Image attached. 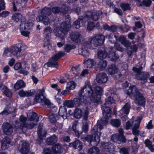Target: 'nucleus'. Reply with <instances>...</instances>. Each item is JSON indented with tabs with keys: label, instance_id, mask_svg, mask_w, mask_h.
<instances>
[{
	"label": "nucleus",
	"instance_id": "f257e3e1",
	"mask_svg": "<svg viewBox=\"0 0 154 154\" xmlns=\"http://www.w3.org/2000/svg\"><path fill=\"white\" fill-rule=\"evenodd\" d=\"M103 91V88L96 86L92 88L88 82H85L84 87L78 92L79 97L74 99V104L77 106L85 105L84 119H87L88 117L89 111L92 110L94 105L102 103L101 96Z\"/></svg>",
	"mask_w": 154,
	"mask_h": 154
},
{
	"label": "nucleus",
	"instance_id": "f03ea898",
	"mask_svg": "<svg viewBox=\"0 0 154 154\" xmlns=\"http://www.w3.org/2000/svg\"><path fill=\"white\" fill-rule=\"evenodd\" d=\"M106 96L111 95L112 97H109L106 99V103L101 106V109L103 118L100 120H98L97 125L94 126L91 131V133L94 135V137L91 135H88L85 138V140L89 142L91 145L97 146L100 141V131L108 122L107 120L112 116V111L109 106L115 102L114 99H118V96L116 94V89L114 87L108 89V92L105 93Z\"/></svg>",
	"mask_w": 154,
	"mask_h": 154
},
{
	"label": "nucleus",
	"instance_id": "7ed1b4c3",
	"mask_svg": "<svg viewBox=\"0 0 154 154\" xmlns=\"http://www.w3.org/2000/svg\"><path fill=\"white\" fill-rule=\"evenodd\" d=\"M102 14L103 12L101 10L88 11L84 17H79L74 22L72 26L76 29H79L80 27L84 26L86 21L88 20H91L95 21L97 20Z\"/></svg>",
	"mask_w": 154,
	"mask_h": 154
},
{
	"label": "nucleus",
	"instance_id": "20e7f679",
	"mask_svg": "<svg viewBox=\"0 0 154 154\" xmlns=\"http://www.w3.org/2000/svg\"><path fill=\"white\" fill-rule=\"evenodd\" d=\"M71 18L69 15L66 17L65 21L60 24V27L56 26L54 30V32L57 37H60L62 40L64 39V35L65 33L70 29L71 24L70 23Z\"/></svg>",
	"mask_w": 154,
	"mask_h": 154
},
{
	"label": "nucleus",
	"instance_id": "39448f33",
	"mask_svg": "<svg viewBox=\"0 0 154 154\" xmlns=\"http://www.w3.org/2000/svg\"><path fill=\"white\" fill-rule=\"evenodd\" d=\"M106 48L103 51L99 50L97 52V57L100 59L105 58L107 57L111 61L116 62L119 60V56L115 52V49L111 46Z\"/></svg>",
	"mask_w": 154,
	"mask_h": 154
},
{
	"label": "nucleus",
	"instance_id": "423d86ee",
	"mask_svg": "<svg viewBox=\"0 0 154 154\" xmlns=\"http://www.w3.org/2000/svg\"><path fill=\"white\" fill-rule=\"evenodd\" d=\"M75 48L74 45H73L66 44L64 46V49L65 51H60L55 54L51 59V61L48 63V65L50 66L55 68L58 67V64L57 60L65 54V52H69L71 50Z\"/></svg>",
	"mask_w": 154,
	"mask_h": 154
},
{
	"label": "nucleus",
	"instance_id": "0eeeda50",
	"mask_svg": "<svg viewBox=\"0 0 154 154\" xmlns=\"http://www.w3.org/2000/svg\"><path fill=\"white\" fill-rule=\"evenodd\" d=\"M127 93L131 97L133 96L134 97L135 103L137 105L143 106H145L146 100L135 86L131 87Z\"/></svg>",
	"mask_w": 154,
	"mask_h": 154
},
{
	"label": "nucleus",
	"instance_id": "6e6552de",
	"mask_svg": "<svg viewBox=\"0 0 154 154\" xmlns=\"http://www.w3.org/2000/svg\"><path fill=\"white\" fill-rule=\"evenodd\" d=\"M142 69V63L139 62L137 64L136 67H133V70L136 73L135 77L137 79L143 80L144 82H146L149 75L147 72H141Z\"/></svg>",
	"mask_w": 154,
	"mask_h": 154
},
{
	"label": "nucleus",
	"instance_id": "1a4fd4ad",
	"mask_svg": "<svg viewBox=\"0 0 154 154\" xmlns=\"http://www.w3.org/2000/svg\"><path fill=\"white\" fill-rule=\"evenodd\" d=\"M119 41L121 44L127 49V54L129 56L131 55L134 52H136L137 50V47L136 45L130 46V42L126 39L125 35L120 36L119 38Z\"/></svg>",
	"mask_w": 154,
	"mask_h": 154
},
{
	"label": "nucleus",
	"instance_id": "9d476101",
	"mask_svg": "<svg viewBox=\"0 0 154 154\" xmlns=\"http://www.w3.org/2000/svg\"><path fill=\"white\" fill-rule=\"evenodd\" d=\"M41 14L38 15L36 18L38 21L43 23L44 25H48L49 23V18L48 17L51 14V8L45 7L41 11Z\"/></svg>",
	"mask_w": 154,
	"mask_h": 154
},
{
	"label": "nucleus",
	"instance_id": "9b49d317",
	"mask_svg": "<svg viewBox=\"0 0 154 154\" xmlns=\"http://www.w3.org/2000/svg\"><path fill=\"white\" fill-rule=\"evenodd\" d=\"M88 42L92 47L93 46L95 47L100 46L104 43L105 40V36L102 34H97L94 35L89 38Z\"/></svg>",
	"mask_w": 154,
	"mask_h": 154
},
{
	"label": "nucleus",
	"instance_id": "f8f14e48",
	"mask_svg": "<svg viewBox=\"0 0 154 154\" xmlns=\"http://www.w3.org/2000/svg\"><path fill=\"white\" fill-rule=\"evenodd\" d=\"M35 100L36 103H41L42 105H49L50 102L46 98V95L44 88L39 89L36 93Z\"/></svg>",
	"mask_w": 154,
	"mask_h": 154
},
{
	"label": "nucleus",
	"instance_id": "ddd939ff",
	"mask_svg": "<svg viewBox=\"0 0 154 154\" xmlns=\"http://www.w3.org/2000/svg\"><path fill=\"white\" fill-rule=\"evenodd\" d=\"M33 25L32 23L28 21L22 22L20 26V31L22 35L25 37H29L30 33L28 30L32 29Z\"/></svg>",
	"mask_w": 154,
	"mask_h": 154
},
{
	"label": "nucleus",
	"instance_id": "4468645a",
	"mask_svg": "<svg viewBox=\"0 0 154 154\" xmlns=\"http://www.w3.org/2000/svg\"><path fill=\"white\" fill-rule=\"evenodd\" d=\"M80 71L81 69L78 66L72 67L71 72L74 74V80L77 81L79 79H81L82 77L85 76L88 74V71L87 69L83 70L81 73L80 72Z\"/></svg>",
	"mask_w": 154,
	"mask_h": 154
},
{
	"label": "nucleus",
	"instance_id": "2eb2a0df",
	"mask_svg": "<svg viewBox=\"0 0 154 154\" xmlns=\"http://www.w3.org/2000/svg\"><path fill=\"white\" fill-rule=\"evenodd\" d=\"M94 49V47H92L90 45L88 42H84L82 44L81 48L79 49V52L80 54L82 55L85 57H88L89 56L90 52L89 49Z\"/></svg>",
	"mask_w": 154,
	"mask_h": 154
},
{
	"label": "nucleus",
	"instance_id": "dca6fc26",
	"mask_svg": "<svg viewBox=\"0 0 154 154\" xmlns=\"http://www.w3.org/2000/svg\"><path fill=\"white\" fill-rule=\"evenodd\" d=\"M27 118L23 115H21L20 117V121H16L15 122L14 129L17 133H20L23 131L22 128L23 127V125H25V122Z\"/></svg>",
	"mask_w": 154,
	"mask_h": 154
},
{
	"label": "nucleus",
	"instance_id": "f3484780",
	"mask_svg": "<svg viewBox=\"0 0 154 154\" xmlns=\"http://www.w3.org/2000/svg\"><path fill=\"white\" fill-rule=\"evenodd\" d=\"M71 40L74 42L78 43L83 41L84 38L80 32H72L69 34Z\"/></svg>",
	"mask_w": 154,
	"mask_h": 154
},
{
	"label": "nucleus",
	"instance_id": "a211bd4d",
	"mask_svg": "<svg viewBox=\"0 0 154 154\" xmlns=\"http://www.w3.org/2000/svg\"><path fill=\"white\" fill-rule=\"evenodd\" d=\"M142 120V118L140 117H137V120L133 122L134 126L132 128L133 134L136 136H138L139 135V131L138 130L139 128L140 122Z\"/></svg>",
	"mask_w": 154,
	"mask_h": 154
},
{
	"label": "nucleus",
	"instance_id": "6ab92c4d",
	"mask_svg": "<svg viewBox=\"0 0 154 154\" xmlns=\"http://www.w3.org/2000/svg\"><path fill=\"white\" fill-rule=\"evenodd\" d=\"M10 49L12 54L17 57L20 56V53L21 50L20 44H17L12 46Z\"/></svg>",
	"mask_w": 154,
	"mask_h": 154
},
{
	"label": "nucleus",
	"instance_id": "aec40b11",
	"mask_svg": "<svg viewBox=\"0 0 154 154\" xmlns=\"http://www.w3.org/2000/svg\"><path fill=\"white\" fill-rule=\"evenodd\" d=\"M111 139L113 141L118 144L122 142H125L126 140L125 136L122 135H119V134H116L113 135L111 137Z\"/></svg>",
	"mask_w": 154,
	"mask_h": 154
},
{
	"label": "nucleus",
	"instance_id": "412c9836",
	"mask_svg": "<svg viewBox=\"0 0 154 154\" xmlns=\"http://www.w3.org/2000/svg\"><path fill=\"white\" fill-rule=\"evenodd\" d=\"M21 147L19 149L20 152L23 154H27L29 151V146L28 142L23 140L21 142Z\"/></svg>",
	"mask_w": 154,
	"mask_h": 154
},
{
	"label": "nucleus",
	"instance_id": "4be33fe9",
	"mask_svg": "<svg viewBox=\"0 0 154 154\" xmlns=\"http://www.w3.org/2000/svg\"><path fill=\"white\" fill-rule=\"evenodd\" d=\"M2 129L4 133L7 135L11 134L13 132V130L11 125L7 122L3 124Z\"/></svg>",
	"mask_w": 154,
	"mask_h": 154
},
{
	"label": "nucleus",
	"instance_id": "5701e85b",
	"mask_svg": "<svg viewBox=\"0 0 154 154\" xmlns=\"http://www.w3.org/2000/svg\"><path fill=\"white\" fill-rule=\"evenodd\" d=\"M69 7L63 5L60 9L58 7H54L52 8V11L54 13H57L60 12V14H66L68 11Z\"/></svg>",
	"mask_w": 154,
	"mask_h": 154
},
{
	"label": "nucleus",
	"instance_id": "b1692460",
	"mask_svg": "<svg viewBox=\"0 0 154 154\" xmlns=\"http://www.w3.org/2000/svg\"><path fill=\"white\" fill-rule=\"evenodd\" d=\"M96 79L97 82L99 84L104 83L107 81V76L106 74L100 73L97 75Z\"/></svg>",
	"mask_w": 154,
	"mask_h": 154
},
{
	"label": "nucleus",
	"instance_id": "393cba45",
	"mask_svg": "<svg viewBox=\"0 0 154 154\" xmlns=\"http://www.w3.org/2000/svg\"><path fill=\"white\" fill-rule=\"evenodd\" d=\"M101 147L104 149L105 151L109 152L110 153L114 151V146L113 145L109 142L102 143H101Z\"/></svg>",
	"mask_w": 154,
	"mask_h": 154
},
{
	"label": "nucleus",
	"instance_id": "a878e982",
	"mask_svg": "<svg viewBox=\"0 0 154 154\" xmlns=\"http://www.w3.org/2000/svg\"><path fill=\"white\" fill-rule=\"evenodd\" d=\"M10 139L6 137L3 138L2 141L1 148L3 150L8 149L10 144Z\"/></svg>",
	"mask_w": 154,
	"mask_h": 154
},
{
	"label": "nucleus",
	"instance_id": "bb28decb",
	"mask_svg": "<svg viewBox=\"0 0 154 154\" xmlns=\"http://www.w3.org/2000/svg\"><path fill=\"white\" fill-rule=\"evenodd\" d=\"M27 118L30 121L37 122L39 120V118L37 114L33 112H29L27 114Z\"/></svg>",
	"mask_w": 154,
	"mask_h": 154
},
{
	"label": "nucleus",
	"instance_id": "cd10ccee",
	"mask_svg": "<svg viewBox=\"0 0 154 154\" xmlns=\"http://www.w3.org/2000/svg\"><path fill=\"white\" fill-rule=\"evenodd\" d=\"M52 32V29L49 26H48L44 29L43 35L44 38H45V40L46 39L48 42L49 41L50 37Z\"/></svg>",
	"mask_w": 154,
	"mask_h": 154
},
{
	"label": "nucleus",
	"instance_id": "c85d7f7f",
	"mask_svg": "<svg viewBox=\"0 0 154 154\" xmlns=\"http://www.w3.org/2000/svg\"><path fill=\"white\" fill-rule=\"evenodd\" d=\"M119 71L118 67L115 64H112L109 66L107 69L108 75H112L116 73Z\"/></svg>",
	"mask_w": 154,
	"mask_h": 154
},
{
	"label": "nucleus",
	"instance_id": "c756f323",
	"mask_svg": "<svg viewBox=\"0 0 154 154\" xmlns=\"http://www.w3.org/2000/svg\"><path fill=\"white\" fill-rule=\"evenodd\" d=\"M30 121L29 123H26L25 125H23V127L22 128L23 131L21 133H25L27 129H31L34 128V126L36 125V124Z\"/></svg>",
	"mask_w": 154,
	"mask_h": 154
},
{
	"label": "nucleus",
	"instance_id": "7c9ffc66",
	"mask_svg": "<svg viewBox=\"0 0 154 154\" xmlns=\"http://www.w3.org/2000/svg\"><path fill=\"white\" fill-rule=\"evenodd\" d=\"M69 146H73L74 148L79 150H81L82 148V143L79 140H76L73 143H69Z\"/></svg>",
	"mask_w": 154,
	"mask_h": 154
},
{
	"label": "nucleus",
	"instance_id": "2f4dec72",
	"mask_svg": "<svg viewBox=\"0 0 154 154\" xmlns=\"http://www.w3.org/2000/svg\"><path fill=\"white\" fill-rule=\"evenodd\" d=\"M95 63L96 62L93 59L90 58L85 60L84 62L85 67L87 68H91Z\"/></svg>",
	"mask_w": 154,
	"mask_h": 154
},
{
	"label": "nucleus",
	"instance_id": "473e14b6",
	"mask_svg": "<svg viewBox=\"0 0 154 154\" xmlns=\"http://www.w3.org/2000/svg\"><path fill=\"white\" fill-rule=\"evenodd\" d=\"M59 116H61L64 119H66L67 118V112L66 108L64 106H61L59 109L58 112Z\"/></svg>",
	"mask_w": 154,
	"mask_h": 154
},
{
	"label": "nucleus",
	"instance_id": "72a5a7b5",
	"mask_svg": "<svg viewBox=\"0 0 154 154\" xmlns=\"http://www.w3.org/2000/svg\"><path fill=\"white\" fill-rule=\"evenodd\" d=\"M84 115L85 111L83 112L82 109L79 108H76L74 111V117L76 118H80L83 116V119L85 120H87L88 119L86 120L84 119Z\"/></svg>",
	"mask_w": 154,
	"mask_h": 154
},
{
	"label": "nucleus",
	"instance_id": "f704fd0d",
	"mask_svg": "<svg viewBox=\"0 0 154 154\" xmlns=\"http://www.w3.org/2000/svg\"><path fill=\"white\" fill-rule=\"evenodd\" d=\"M0 88L2 91L8 97H11L12 96L11 92L5 86L2 85L0 86Z\"/></svg>",
	"mask_w": 154,
	"mask_h": 154
},
{
	"label": "nucleus",
	"instance_id": "c9c22d12",
	"mask_svg": "<svg viewBox=\"0 0 154 154\" xmlns=\"http://www.w3.org/2000/svg\"><path fill=\"white\" fill-rule=\"evenodd\" d=\"M52 151L53 153H61L63 152V148L59 144H57L54 145L52 147Z\"/></svg>",
	"mask_w": 154,
	"mask_h": 154
},
{
	"label": "nucleus",
	"instance_id": "e433bc0d",
	"mask_svg": "<svg viewBox=\"0 0 154 154\" xmlns=\"http://www.w3.org/2000/svg\"><path fill=\"white\" fill-rule=\"evenodd\" d=\"M105 36V38L108 39L109 41L111 44L115 43L118 39V37L112 34L107 35Z\"/></svg>",
	"mask_w": 154,
	"mask_h": 154
},
{
	"label": "nucleus",
	"instance_id": "4c0bfd02",
	"mask_svg": "<svg viewBox=\"0 0 154 154\" xmlns=\"http://www.w3.org/2000/svg\"><path fill=\"white\" fill-rule=\"evenodd\" d=\"M26 84L22 80H18L14 86V88L15 89L18 90L20 88L25 87Z\"/></svg>",
	"mask_w": 154,
	"mask_h": 154
},
{
	"label": "nucleus",
	"instance_id": "58836bf2",
	"mask_svg": "<svg viewBox=\"0 0 154 154\" xmlns=\"http://www.w3.org/2000/svg\"><path fill=\"white\" fill-rule=\"evenodd\" d=\"M57 140V137L55 135H53L47 139L46 142L49 145H52L56 143Z\"/></svg>",
	"mask_w": 154,
	"mask_h": 154
},
{
	"label": "nucleus",
	"instance_id": "ea45409f",
	"mask_svg": "<svg viewBox=\"0 0 154 154\" xmlns=\"http://www.w3.org/2000/svg\"><path fill=\"white\" fill-rule=\"evenodd\" d=\"M131 107L130 103V102L129 101L124 106L122 110L124 113L128 114L129 112Z\"/></svg>",
	"mask_w": 154,
	"mask_h": 154
},
{
	"label": "nucleus",
	"instance_id": "a19ab883",
	"mask_svg": "<svg viewBox=\"0 0 154 154\" xmlns=\"http://www.w3.org/2000/svg\"><path fill=\"white\" fill-rule=\"evenodd\" d=\"M12 19L13 21L16 22L19 21L20 20L22 22V20H24V18L20 14L15 13L12 16Z\"/></svg>",
	"mask_w": 154,
	"mask_h": 154
},
{
	"label": "nucleus",
	"instance_id": "79ce46f5",
	"mask_svg": "<svg viewBox=\"0 0 154 154\" xmlns=\"http://www.w3.org/2000/svg\"><path fill=\"white\" fill-rule=\"evenodd\" d=\"M107 62L104 60H100L98 63L97 65V68L100 70H103L106 67Z\"/></svg>",
	"mask_w": 154,
	"mask_h": 154
},
{
	"label": "nucleus",
	"instance_id": "37998d69",
	"mask_svg": "<svg viewBox=\"0 0 154 154\" xmlns=\"http://www.w3.org/2000/svg\"><path fill=\"white\" fill-rule=\"evenodd\" d=\"M59 118L60 117L59 116H57L56 114H52L49 116V120L52 123H55Z\"/></svg>",
	"mask_w": 154,
	"mask_h": 154
},
{
	"label": "nucleus",
	"instance_id": "c03bdc74",
	"mask_svg": "<svg viewBox=\"0 0 154 154\" xmlns=\"http://www.w3.org/2000/svg\"><path fill=\"white\" fill-rule=\"evenodd\" d=\"M76 85L75 82L73 81H70L67 84L66 89L69 90H73L75 88Z\"/></svg>",
	"mask_w": 154,
	"mask_h": 154
},
{
	"label": "nucleus",
	"instance_id": "a18cd8bd",
	"mask_svg": "<svg viewBox=\"0 0 154 154\" xmlns=\"http://www.w3.org/2000/svg\"><path fill=\"white\" fill-rule=\"evenodd\" d=\"M132 121V120H129L124 125V127L127 130H128L131 128H133L134 126L133 122L135 121Z\"/></svg>",
	"mask_w": 154,
	"mask_h": 154
},
{
	"label": "nucleus",
	"instance_id": "49530a36",
	"mask_svg": "<svg viewBox=\"0 0 154 154\" xmlns=\"http://www.w3.org/2000/svg\"><path fill=\"white\" fill-rule=\"evenodd\" d=\"M145 144L152 152H154V145H152V143L151 141L149 139H146L145 141Z\"/></svg>",
	"mask_w": 154,
	"mask_h": 154
},
{
	"label": "nucleus",
	"instance_id": "de8ad7c7",
	"mask_svg": "<svg viewBox=\"0 0 154 154\" xmlns=\"http://www.w3.org/2000/svg\"><path fill=\"white\" fill-rule=\"evenodd\" d=\"M63 106L66 108V107L72 108L74 106V104L73 101L72 100H66L63 103Z\"/></svg>",
	"mask_w": 154,
	"mask_h": 154
},
{
	"label": "nucleus",
	"instance_id": "09e8293b",
	"mask_svg": "<svg viewBox=\"0 0 154 154\" xmlns=\"http://www.w3.org/2000/svg\"><path fill=\"white\" fill-rule=\"evenodd\" d=\"M99 149L96 147H92L88 150V154H99Z\"/></svg>",
	"mask_w": 154,
	"mask_h": 154
},
{
	"label": "nucleus",
	"instance_id": "8fccbe9b",
	"mask_svg": "<svg viewBox=\"0 0 154 154\" xmlns=\"http://www.w3.org/2000/svg\"><path fill=\"white\" fill-rule=\"evenodd\" d=\"M110 123L112 126L115 127H118L121 125V121L119 119H113L111 120Z\"/></svg>",
	"mask_w": 154,
	"mask_h": 154
},
{
	"label": "nucleus",
	"instance_id": "3c124183",
	"mask_svg": "<svg viewBox=\"0 0 154 154\" xmlns=\"http://www.w3.org/2000/svg\"><path fill=\"white\" fill-rule=\"evenodd\" d=\"M43 125V124L42 123H40L39 124L37 131V133L38 136L39 138L41 140H42L43 138V136L42 135V129Z\"/></svg>",
	"mask_w": 154,
	"mask_h": 154
},
{
	"label": "nucleus",
	"instance_id": "603ef678",
	"mask_svg": "<svg viewBox=\"0 0 154 154\" xmlns=\"http://www.w3.org/2000/svg\"><path fill=\"white\" fill-rule=\"evenodd\" d=\"M120 7L124 11L129 10L131 8L130 5L126 3H121Z\"/></svg>",
	"mask_w": 154,
	"mask_h": 154
},
{
	"label": "nucleus",
	"instance_id": "864d4df0",
	"mask_svg": "<svg viewBox=\"0 0 154 154\" xmlns=\"http://www.w3.org/2000/svg\"><path fill=\"white\" fill-rule=\"evenodd\" d=\"M77 123V121H75L73 123L72 128L73 130L75 133V135H76L77 137H79V136L80 133L76 129Z\"/></svg>",
	"mask_w": 154,
	"mask_h": 154
},
{
	"label": "nucleus",
	"instance_id": "5fc2aeb1",
	"mask_svg": "<svg viewBox=\"0 0 154 154\" xmlns=\"http://www.w3.org/2000/svg\"><path fill=\"white\" fill-rule=\"evenodd\" d=\"M129 83L126 81L122 85V87L123 88L124 91H125L126 93L127 94V92L128 91L130 88L132 87L133 85L130 86L129 88L128 87Z\"/></svg>",
	"mask_w": 154,
	"mask_h": 154
},
{
	"label": "nucleus",
	"instance_id": "6e6d98bb",
	"mask_svg": "<svg viewBox=\"0 0 154 154\" xmlns=\"http://www.w3.org/2000/svg\"><path fill=\"white\" fill-rule=\"evenodd\" d=\"M129 148L123 147L119 149L120 153L121 154H129Z\"/></svg>",
	"mask_w": 154,
	"mask_h": 154
},
{
	"label": "nucleus",
	"instance_id": "4d7b16f0",
	"mask_svg": "<svg viewBox=\"0 0 154 154\" xmlns=\"http://www.w3.org/2000/svg\"><path fill=\"white\" fill-rule=\"evenodd\" d=\"M152 0L154 1V0ZM151 0H143L142 3H140L139 5H144L146 6H149L151 4Z\"/></svg>",
	"mask_w": 154,
	"mask_h": 154
},
{
	"label": "nucleus",
	"instance_id": "13d9d810",
	"mask_svg": "<svg viewBox=\"0 0 154 154\" xmlns=\"http://www.w3.org/2000/svg\"><path fill=\"white\" fill-rule=\"evenodd\" d=\"M25 63L23 62L21 63H17L14 65V68L15 70H17L18 69L22 68L23 69L24 68L22 67L23 65L25 64Z\"/></svg>",
	"mask_w": 154,
	"mask_h": 154
},
{
	"label": "nucleus",
	"instance_id": "bf43d9fd",
	"mask_svg": "<svg viewBox=\"0 0 154 154\" xmlns=\"http://www.w3.org/2000/svg\"><path fill=\"white\" fill-rule=\"evenodd\" d=\"M83 125L82 126V131L85 133H86L88 131V126L87 122H83Z\"/></svg>",
	"mask_w": 154,
	"mask_h": 154
},
{
	"label": "nucleus",
	"instance_id": "052dcab7",
	"mask_svg": "<svg viewBox=\"0 0 154 154\" xmlns=\"http://www.w3.org/2000/svg\"><path fill=\"white\" fill-rule=\"evenodd\" d=\"M114 44V45L115 47V49L121 52H122L124 51V48L120 44L117 43H116V42Z\"/></svg>",
	"mask_w": 154,
	"mask_h": 154
},
{
	"label": "nucleus",
	"instance_id": "680f3d73",
	"mask_svg": "<svg viewBox=\"0 0 154 154\" xmlns=\"http://www.w3.org/2000/svg\"><path fill=\"white\" fill-rule=\"evenodd\" d=\"M18 94L20 97H27V91H24L23 90H20L18 92Z\"/></svg>",
	"mask_w": 154,
	"mask_h": 154
},
{
	"label": "nucleus",
	"instance_id": "e2e57ef3",
	"mask_svg": "<svg viewBox=\"0 0 154 154\" xmlns=\"http://www.w3.org/2000/svg\"><path fill=\"white\" fill-rule=\"evenodd\" d=\"M95 26V25L93 22H89L88 23L87 28L89 30H91Z\"/></svg>",
	"mask_w": 154,
	"mask_h": 154
},
{
	"label": "nucleus",
	"instance_id": "0e129e2a",
	"mask_svg": "<svg viewBox=\"0 0 154 154\" xmlns=\"http://www.w3.org/2000/svg\"><path fill=\"white\" fill-rule=\"evenodd\" d=\"M35 93V91L34 89H32L27 91V97L33 96Z\"/></svg>",
	"mask_w": 154,
	"mask_h": 154
},
{
	"label": "nucleus",
	"instance_id": "69168bd1",
	"mask_svg": "<svg viewBox=\"0 0 154 154\" xmlns=\"http://www.w3.org/2000/svg\"><path fill=\"white\" fill-rule=\"evenodd\" d=\"M44 154H56V153H53V152L49 148H46L44 149Z\"/></svg>",
	"mask_w": 154,
	"mask_h": 154
},
{
	"label": "nucleus",
	"instance_id": "338daca9",
	"mask_svg": "<svg viewBox=\"0 0 154 154\" xmlns=\"http://www.w3.org/2000/svg\"><path fill=\"white\" fill-rule=\"evenodd\" d=\"M5 6L3 0H0V12L5 9Z\"/></svg>",
	"mask_w": 154,
	"mask_h": 154
},
{
	"label": "nucleus",
	"instance_id": "774afa93",
	"mask_svg": "<svg viewBox=\"0 0 154 154\" xmlns=\"http://www.w3.org/2000/svg\"><path fill=\"white\" fill-rule=\"evenodd\" d=\"M123 30L122 31V32H127L130 29V27L128 25H125V26H123Z\"/></svg>",
	"mask_w": 154,
	"mask_h": 154
}]
</instances>
